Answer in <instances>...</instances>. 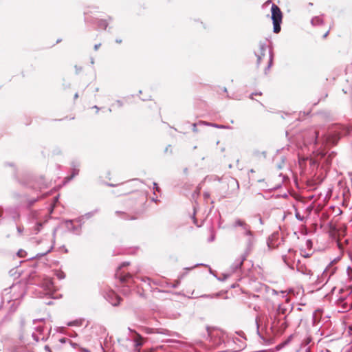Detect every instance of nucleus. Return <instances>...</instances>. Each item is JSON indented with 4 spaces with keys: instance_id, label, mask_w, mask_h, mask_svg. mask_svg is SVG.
<instances>
[{
    "instance_id": "58836bf2",
    "label": "nucleus",
    "mask_w": 352,
    "mask_h": 352,
    "mask_svg": "<svg viewBox=\"0 0 352 352\" xmlns=\"http://www.w3.org/2000/svg\"><path fill=\"white\" fill-rule=\"evenodd\" d=\"M100 25V28H103L104 30H106L107 29V23H99Z\"/></svg>"
},
{
    "instance_id": "7c9ffc66",
    "label": "nucleus",
    "mask_w": 352,
    "mask_h": 352,
    "mask_svg": "<svg viewBox=\"0 0 352 352\" xmlns=\"http://www.w3.org/2000/svg\"><path fill=\"white\" fill-rule=\"evenodd\" d=\"M285 158L284 157H281V162L277 164L278 169H281L285 164Z\"/></svg>"
},
{
    "instance_id": "c756f323",
    "label": "nucleus",
    "mask_w": 352,
    "mask_h": 352,
    "mask_svg": "<svg viewBox=\"0 0 352 352\" xmlns=\"http://www.w3.org/2000/svg\"><path fill=\"white\" fill-rule=\"evenodd\" d=\"M56 275L57 278H58V279H60V280L63 279V278H65V273H64L63 272H62V271H58V272H56Z\"/></svg>"
},
{
    "instance_id": "c03bdc74",
    "label": "nucleus",
    "mask_w": 352,
    "mask_h": 352,
    "mask_svg": "<svg viewBox=\"0 0 352 352\" xmlns=\"http://www.w3.org/2000/svg\"><path fill=\"white\" fill-rule=\"evenodd\" d=\"M80 351L82 352H91L89 349H85V348H80Z\"/></svg>"
},
{
    "instance_id": "a878e982",
    "label": "nucleus",
    "mask_w": 352,
    "mask_h": 352,
    "mask_svg": "<svg viewBox=\"0 0 352 352\" xmlns=\"http://www.w3.org/2000/svg\"><path fill=\"white\" fill-rule=\"evenodd\" d=\"M82 324V320H76L68 322V326H81Z\"/></svg>"
},
{
    "instance_id": "cd10ccee",
    "label": "nucleus",
    "mask_w": 352,
    "mask_h": 352,
    "mask_svg": "<svg viewBox=\"0 0 352 352\" xmlns=\"http://www.w3.org/2000/svg\"><path fill=\"white\" fill-rule=\"evenodd\" d=\"M43 227V223L41 222H37L34 227V230L36 232V234L39 232L41 231V228Z\"/></svg>"
},
{
    "instance_id": "f257e3e1",
    "label": "nucleus",
    "mask_w": 352,
    "mask_h": 352,
    "mask_svg": "<svg viewBox=\"0 0 352 352\" xmlns=\"http://www.w3.org/2000/svg\"><path fill=\"white\" fill-rule=\"evenodd\" d=\"M350 128L341 124H336L330 131L311 129L304 135L305 144L320 145L321 146L336 145L340 138L350 133Z\"/></svg>"
},
{
    "instance_id": "ea45409f",
    "label": "nucleus",
    "mask_w": 352,
    "mask_h": 352,
    "mask_svg": "<svg viewBox=\"0 0 352 352\" xmlns=\"http://www.w3.org/2000/svg\"><path fill=\"white\" fill-rule=\"evenodd\" d=\"M346 72H352V64H350L346 66Z\"/></svg>"
},
{
    "instance_id": "de8ad7c7",
    "label": "nucleus",
    "mask_w": 352,
    "mask_h": 352,
    "mask_svg": "<svg viewBox=\"0 0 352 352\" xmlns=\"http://www.w3.org/2000/svg\"><path fill=\"white\" fill-rule=\"evenodd\" d=\"M92 108L96 110V113H98L100 110V108L97 105H94Z\"/></svg>"
},
{
    "instance_id": "5fc2aeb1",
    "label": "nucleus",
    "mask_w": 352,
    "mask_h": 352,
    "mask_svg": "<svg viewBox=\"0 0 352 352\" xmlns=\"http://www.w3.org/2000/svg\"><path fill=\"white\" fill-rule=\"evenodd\" d=\"M222 91H223L224 93H227V91H227V88H226V87H225L222 88Z\"/></svg>"
},
{
    "instance_id": "a211bd4d",
    "label": "nucleus",
    "mask_w": 352,
    "mask_h": 352,
    "mask_svg": "<svg viewBox=\"0 0 352 352\" xmlns=\"http://www.w3.org/2000/svg\"><path fill=\"white\" fill-rule=\"evenodd\" d=\"M116 214L124 220H134L136 219L134 217H130L128 214L125 213L124 212L119 210L116 211Z\"/></svg>"
},
{
    "instance_id": "2eb2a0df",
    "label": "nucleus",
    "mask_w": 352,
    "mask_h": 352,
    "mask_svg": "<svg viewBox=\"0 0 352 352\" xmlns=\"http://www.w3.org/2000/svg\"><path fill=\"white\" fill-rule=\"evenodd\" d=\"M248 256L245 254H242L239 258L235 260L233 264L231 266L232 272H236L242 266L243 261L246 259Z\"/></svg>"
},
{
    "instance_id": "39448f33",
    "label": "nucleus",
    "mask_w": 352,
    "mask_h": 352,
    "mask_svg": "<svg viewBox=\"0 0 352 352\" xmlns=\"http://www.w3.org/2000/svg\"><path fill=\"white\" fill-rule=\"evenodd\" d=\"M232 228H236L240 227L243 230V234L245 236L253 234V232L251 230V227L245 221L241 219H236L234 220L232 225Z\"/></svg>"
},
{
    "instance_id": "2f4dec72",
    "label": "nucleus",
    "mask_w": 352,
    "mask_h": 352,
    "mask_svg": "<svg viewBox=\"0 0 352 352\" xmlns=\"http://www.w3.org/2000/svg\"><path fill=\"white\" fill-rule=\"evenodd\" d=\"M295 217L300 221H304V217L301 216L300 214L298 212H297V211L295 213Z\"/></svg>"
},
{
    "instance_id": "f03ea898",
    "label": "nucleus",
    "mask_w": 352,
    "mask_h": 352,
    "mask_svg": "<svg viewBox=\"0 0 352 352\" xmlns=\"http://www.w3.org/2000/svg\"><path fill=\"white\" fill-rule=\"evenodd\" d=\"M129 265V262H123L118 268L115 274L117 278H119L121 283L123 284L124 289L122 292L124 295H127L129 292V288L131 287L134 283L133 276L130 273L122 274L120 272L121 269Z\"/></svg>"
},
{
    "instance_id": "20e7f679",
    "label": "nucleus",
    "mask_w": 352,
    "mask_h": 352,
    "mask_svg": "<svg viewBox=\"0 0 352 352\" xmlns=\"http://www.w3.org/2000/svg\"><path fill=\"white\" fill-rule=\"evenodd\" d=\"M80 164L81 163L79 160L74 159L71 161V175L65 177V183L70 182L79 174Z\"/></svg>"
},
{
    "instance_id": "bf43d9fd",
    "label": "nucleus",
    "mask_w": 352,
    "mask_h": 352,
    "mask_svg": "<svg viewBox=\"0 0 352 352\" xmlns=\"http://www.w3.org/2000/svg\"><path fill=\"white\" fill-rule=\"evenodd\" d=\"M90 62H91V64H92V65L94 64V58H91Z\"/></svg>"
},
{
    "instance_id": "423d86ee",
    "label": "nucleus",
    "mask_w": 352,
    "mask_h": 352,
    "mask_svg": "<svg viewBox=\"0 0 352 352\" xmlns=\"http://www.w3.org/2000/svg\"><path fill=\"white\" fill-rule=\"evenodd\" d=\"M338 306L340 309V311L346 312L352 309V295L345 298L338 300Z\"/></svg>"
},
{
    "instance_id": "13d9d810",
    "label": "nucleus",
    "mask_w": 352,
    "mask_h": 352,
    "mask_svg": "<svg viewBox=\"0 0 352 352\" xmlns=\"http://www.w3.org/2000/svg\"><path fill=\"white\" fill-rule=\"evenodd\" d=\"M45 304L50 305L52 304V302L51 300H50L48 302H46Z\"/></svg>"
},
{
    "instance_id": "0e129e2a",
    "label": "nucleus",
    "mask_w": 352,
    "mask_h": 352,
    "mask_svg": "<svg viewBox=\"0 0 352 352\" xmlns=\"http://www.w3.org/2000/svg\"><path fill=\"white\" fill-rule=\"evenodd\" d=\"M13 218H14V221H16L18 218H19V214H17V216L16 217H14Z\"/></svg>"
},
{
    "instance_id": "338daca9",
    "label": "nucleus",
    "mask_w": 352,
    "mask_h": 352,
    "mask_svg": "<svg viewBox=\"0 0 352 352\" xmlns=\"http://www.w3.org/2000/svg\"><path fill=\"white\" fill-rule=\"evenodd\" d=\"M214 237L212 236L210 237V239H209V241H212L214 240Z\"/></svg>"
},
{
    "instance_id": "72a5a7b5",
    "label": "nucleus",
    "mask_w": 352,
    "mask_h": 352,
    "mask_svg": "<svg viewBox=\"0 0 352 352\" xmlns=\"http://www.w3.org/2000/svg\"><path fill=\"white\" fill-rule=\"evenodd\" d=\"M25 254H26V252L24 250H20L17 252V255L19 257H24Z\"/></svg>"
},
{
    "instance_id": "6ab92c4d",
    "label": "nucleus",
    "mask_w": 352,
    "mask_h": 352,
    "mask_svg": "<svg viewBox=\"0 0 352 352\" xmlns=\"http://www.w3.org/2000/svg\"><path fill=\"white\" fill-rule=\"evenodd\" d=\"M198 124H200V125H206V126H213L214 128H217V129H226V128H228L227 126H224V125H220V124H215V123H209V122H205V121H200Z\"/></svg>"
},
{
    "instance_id": "9b49d317",
    "label": "nucleus",
    "mask_w": 352,
    "mask_h": 352,
    "mask_svg": "<svg viewBox=\"0 0 352 352\" xmlns=\"http://www.w3.org/2000/svg\"><path fill=\"white\" fill-rule=\"evenodd\" d=\"M255 243V237L254 234H251L249 236H247V240H246V247L245 249L244 254L248 255L252 250L254 245Z\"/></svg>"
},
{
    "instance_id": "09e8293b",
    "label": "nucleus",
    "mask_w": 352,
    "mask_h": 352,
    "mask_svg": "<svg viewBox=\"0 0 352 352\" xmlns=\"http://www.w3.org/2000/svg\"><path fill=\"white\" fill-rule=\"evenodd\" d=\"M256 327H257V333L259 335V336L261 337L260 335L259 331H258L259 326H258V323L257 320H256Z\"/></svg>"
},
{
    "instance_id": "473e14b6",
    "label": "nucleus",
    "mask_w": 352,
    "mask_h": 352,
    "mask_svg": "<svg viewBox=\"0 0 352 352\" xmlns=\"http://www.w3.org/2000/svg\"><path fill=\"white\" fill-rule=\"evenodd\" d=\"M52 249H53V246H51L50 248V249L48 250H47L45 252L42 253V254H38L36 255V257H41L43 256H45V255L47 254L48 253H50L52 251Z\"/></svg>"
},
{
    "instance_id": "4be33fe9",
    "label": "nucleus",
    "mask_w": 352,
    "mask_h": 352,
    "mask_svg": "<svg viewBox=\"0 0 352 352\" xmlns=\"http://www.w3.org/2000/svg\"><path fill=\"white\" fill-rule=\"evenodd\" d=\"M98 209H95L94 210H92L91 212L85 213L83 216L84 218L89 219L91 218L93 216H94L97 212H98Z\"/></svg>"
},
{
    "instance_id": "052dcab7",
    "label": "nucleus",
    "mask_w": 352,
    "mask_h": 352,
    "mask_svg": "<svg viewBox=\"0 0 352 352\" xmlns=\"http://www.w3.org/2000/svg\"><path fill=\"white\" fill-rule=\"evenodd\" d=\"M272 294H278V292H277V291H276L275 289H272Z\"/></svg>"
},
{
    "instance_id": "1a4fd4ad",
    "label": "nucleus",
    "mask_w": 352,
    "mask_h": 352,
    "mask_svg": "<svg viewBox=\"0 0 352 352\" xmlns=\"http://www.w3.org/2000/svg\"><path fill=\"white\" fill-rule=\"evenodd\" d=\"M272 16L271 19L272 22H281L282 21V12L280 8L275 4H272L271 8Z\"/></svg>"
},
{
    "instance_id": "e433bc0d",
    "label": "nucleus",
    "mask_w": 352,
    "mask_h": 352,
    "mask_svg": "<svg viewBox=\"0 0 352 352\" xmlns=\"http://www.w3.org/2000/svg\"><path fill=\"white\" fill-rule=\"evenodd\" d=\"M37 201L36 199H33L29 201L28 206L30 207L32 206L36 201Z\"/></svg>"
},
{
    "instance_id": "7ed1b4c3",
    "label": "nucleus",
    "mask_w": 352,
    "mask_h": 352,
    "mask_svg": "<svg viewBox=\"0 0 352 352\" xmlns=\"http://www.w3.org/2000/svg\"><path fill=\"white\" fill-rule=\"evenodd\" d=\"M287 316H284L283 320L276 314L272 318L271 328L278 333H282L287 328Z\"/></svg>"
},
{
    "instance_id": "680f3d73",
    "label": "nucleus",
    "mask_w": 352,
    "mask_h": 352,
    "mask_svg": "<svg viewBox=\"0 0 352 352\" xmlns=\"http://www.w3.org/2000/svg\"><path fill=\"white\" fill-rule=\"evenodd\" d=\"M254 95V93H252L250 96V98L253 100V96Z\"/></svg>"
},
{
    "instance_id": "69168bd1",
    "label": "nucleus",
    "mask_w": 352,
    "mask_h": 352,
    "mask_svg": "<svg viewBox=\"0 0 352 352\" xmlns=\"http://www.w3.org/2000/svg\"><path fill=\"white\" fill-rule=\"evenodd\" d=\"M184 173H188V168H185L184 169Z\"/></svg>"
},
{
    "instance_id": "4468645a",
    "label": "nucleus",
    "mask_w": 352,
    "mask_h": 352,
    "mask_svg": "<svg viewBox=\"0 0 352 352\" xmlns=\"http://www.w3.org/2000/svg\"><path fill=\"white\" fill-rule=\"evenodd\" d=\"M107 300L113 306H118L120 303L121 298L116 293L111 292L108 294Z\"/></svg>"
},
{
    "instance_id": "393cba45",
    "label": "nucleus",
    "mask_w": 352,
    "mask_h": 352,
    "mask_svg": "<svg viewBox=\"0 0 352 352\" xmlns=\"http://www.w3.org/2000/svg\"><path fill=\"white\" fill-rule=\"evenodd\" d=\"M16 228L18 236H21L24 231V227L21 225L16 224Z\"/></svg>"
},
{
    "instance_id": "ddd939ff",
    "label": "nucleus",
    "mask_w": 352,
    "mask_h": 352,
    "mask_svg": "<svg viewBox=\"0 0 352 352\" xmlns=\"http://www.w3.org/2000/svg\"><path fill=\"white\" fill-rule=\"evenodd\" d=\"M296 268L298 272L305 275L311 276L313 274L311 270L308 269L305 264L302 263L300 260H298L296 264Z\"/></svg>"
},
{
    "instance_id": "f3484780",
    "label": "nucleus",
    "mask_w": 352,
    "mask_h": 352,
    "mask_svg": "<svg viewBox=\"0 0 352 352\" xmlns=\"http://www.w3.org/2000/svg\"><path fill=\"white\" fill-rule=\"evenodd\" d=\"M273 58H274V53L272 48L269 50V62L267 64V66L265 69V74H267V71L270 70V67H272L273 64Z\"/></svg>"
},
{
    "instance_id": "37998d69",
    "label": "nucleus",
    "mask_w": 352,
    "mask_h": 352,
    "mask_svg": "<svg viewBox=\"0 0 352 352\" xmlns=\"http://www.w3.org/2000/svg\"><path fill=\"white\" fill-rule=\"evenodd\" d=\"M165 151V153H167V152H168V151H170V152L171 153V152H172V151H171V148H170V145H168V146L166 147V148H165V151Z\"/></svg>"
},
{
    "instance_id": "9d476101",
    "label": "nucleus",
    "mask_w": 352,
    "mask_h": 352,
    "mask_svg": "<svg viewBox=\"0 0 352 352\" xmlns=\"http://www.w3.org/2000/svg\"><path fill=\"white\" fill-rule=\"evenodd\" d=\"M293 309V307L290 305H279L276 311L277 316L284 315L287 316L288 314L291 313Z\"/></svg>"
},
{
    "instance_id": "4d7b16f0",
    "label": "nucleus",
    "mask_w": 352,
    "mask_h": 352,
    "mask_svg": "<svg viewBox=\"0 0 352 352\" xmlns=\"http://www.w3.org/2000/svg\"><path fill=\"white\" fill-rule=\"evenodd\" d=\"M78 98V93H76V94H74V99H76V98Z\"/></svg>"
},
{
    "instance_id": "dca6fc26",
    "label": "nucleus",
    "mask_w": 352,
    "mask_h": 352,
    "mask_svg": "<svg viewBox=\"0 0 352 352\" xmlns=\"http://www.w3.org/2000/svg\"><path fill=\"white\" fill-rule=\"evenodd\" d=\"M65 223L67 228L72 232L78 235L80 234V226H74V220H67Z\"/></svg>"
},
{
    "instance_id": "a19ab883",
    "label": "nucleus",
    "mask_w": 352,
    "mask_h": 352,
    "mask_svg": "<svg viewBox=\"0 0 352 352\" xmlns=\"http://www.w3.org/2000/svg\"><path fill=\"white\" fill-rule=\"evenodd\" d=\"M116 102L119 107H122L123 106V102L120 100H117Z\"/></svg>"
},
{
    "instance_id": "8fccbe9b",
    "label": "nucleus",
    "mask_w": 352,
    "mask_h": 352,
    "mask_svg": "<svg viewBox=\"0 0 352 352\" xmlns=\"http://www.w3.org/2000/svg\"><path fill=\"white\" fill-rule=\"evenodd\" d=\"M71 345H72L74 348H76V346H78V344H76V343H73V342H72V343H71Z\"/></svg>"
},
{
    "instance_id": "f704fd0d",
    "label": "nucleus",
    "mask_w": 352,
    "mask_h": 352,
    "mask_svg": "<svg viewBox=\"0 0 352 352\" xmlns=\"http://www.w3.org/2000/svg\"><path fill=\"white\" fill-rule=\"evenodd\" d=\"M200 265H204L203 263H197L196 265H195L193 267H186L184 270H186L187 272L191 270L192 269L197 267V266H200Z\"/></svg>"
},
{
    "instance_id": "6e6d98bb",
    "label": "nucleus",
    "mask_w": 352,
    "mask_h": 352,
    "mask_svg": "<svg viewBox=\"0 0 352 352\" xmlns=\"http://www.w3.org/2000/svg\"><path fill=\"white\" fill-rule=\"evenodd\" d=\"M116 42L118 43H122V40L121 39H116Z\"/></svg>"
},
{
    "instance_id": "a18cd8bd",
    "label": "nucleus",
    "mask_w": 352,
    "mask_h": 352,
    "mask_svg": "<svg viewBox=\"0 0 352 352\" xmlns=\"http://www.w3.org/2000/svg\"><path fill=\"white\" fill-rule=\"evenodd\" d=\"M100 45H101V44H100V43L96 44V45H94V50H98V48L100 47Z\"/></svg>"
},
{
    "instance_id": "412c9836",
    "label": "nucleus",
    "mask_w": 352,
    "mask_h": 352,
    "mask_svg": "<svg viewBox=\"0 0 352 352\" xmlns=\"http://www.w3.org/2000/svg\"><path fill=\"white\" fill-rule=\"evenodd\" d=\"M164 331H165V330L159 329H153V328H146V332L147 333H164Z\"/></svg>"
},
{
    "instance_id": "f8f14e48",
    "label": "nucleus",
    "mask_w": 352,
    "mask_h": 352,
    "mask_svg": "<svg viewBox=\"0 0 352 352\" xmlns=\"http://www.w3.org/2000/svg\"><path fill=\"white\" fill-rule=\"evenodd\" d=\"M335 261H331L329 265L323 270V272L322 274V277H326L327 274L329 275L328 278H327V281H328L330 278V277L334 274V273L336 271V267L333 266V263Z\"/></svg>"
},
{
    "instance_id": "aec40b11",
    "label": "nucleus",
    "mask_w": 352,
    "mask_h": 352,
    "mask_svg": "<svg viewBox=\"0 0 352 352\" xmlns=\"http://www.w3.org/2000/svg\"><path fill=\"white\" fill-rule=\"evenodd\" d=\"M329 275L325 277H322V275L320 276H318L317 280L315 282L316 285L320 286L325 285L328 281H327V278H328Z\"/></svg>"
},
{
    "instance_id": "49530a36",
    "label": "nucleus",
    "mask_w": 352,
    "mask_h": 352,
    "mask_svg": "<svg viewBox=\"0 0 352 352\" xmlns=\"http://www.w3.org/2000/svg\"><path fill=\"white\" fill-rule=\"evenodd\" d=\"M193 209H194V213H193L192 218H193V219H194V222H195V223H196V219H195V212H196V209H195V207H194V208H193Z\"/></svg>"
},
{
    "instance_id": "e2e57ef3",
    "label": "nucleus",
    "mask_w": 352,
    "mask_h": 352,
    "mask_svg": "<svg viewBox=\"0 0 352 352\" xmlns=\"http://www.w3.org/2000/svg\"><path fill=\"white\" fill-rule=\"evenodd\" d=\"M254 95H259V96H261V95H262V93H261V92H256V93H254Z\"/></svg>"
},
{
    "instance_id": "79ce46f5",
    "label": "nucleus",
    "mask_w": 352,
    "mask_h": 352,
    "mask_svg": "<svg viewBox=\"0 0 352 352\" xmlns=\"http://www.w3.org/2000/svg\"><path fill=\"white\" fill-rule=\"evenodd\" d=\"M153 188L156 190V191H160V188L158 187L157 186V184L155 183V182H153Z\"/></svg>"
},
{
    "instance_id": "c85d7f7f",
    "label": "nucleus",
    "mask_w": 352,
    "mask_h": 352,
    "mask_svg": "<svg viewBox=\"0 0 352 352\" xmlns=\"http://www.w3.org/2000/svg\"><path fill=\"white\" fill-rule=\"evenodd\" d=\"M180 284V280H175L174 283L173 284H170V283H167V285L168 287H170V288H177Z\"/></svg>"
},
{
    "instance_id": "864d4df0",
    "label": "nucleus",
    "mask_w": 352,
    "mask_h": 352,
    "mask_svg": "<svg viewBox=\"0 0 352 352\" xmlns=\"http://www.w3.org/2000/svg\"><path fill=\"white\" fill-rule=\"evenodd\" d=\"M21 327H23L25 325V321L23 319L21 320Z\"/></svg>"
},
{
    "instance_id": "bb28decb",
    "label": "nucleus",
    "mask_w": 352,
    "mask_h": 352,
    "mask_svg": "<svg viewBox=\"0 0 352 352\" xmlns=\"http://www.w3.org/2000/svg\"><path fill=\"white\" fill-rule=\"evenodd\" d=\"M280 25H281V23H273V25H274L273 31L274 33L280 32V31L281 30Z\"/></svg>"
},
{
    "instance_id": "603ef678",
    "label": "nucleus",
    "mask_w": 352,
    "mask_h": 352,
    "mask_svg": "<svg viewBox=\"0 0 352 352\" xmlns=\"http://www.w3.org/2000/svg\"><path fill=\"white\" fill-rule=\"evenodd\" d=\"M328 34H329V31H327V32H325V33L324 34V35L322 36V37H323L324 38H325L327 36Z\"/></svg>"
},
{
    "instance_id": "4c0bfd02",
    "label": "nucleus",
    "mask_w": 352,
    "mask_h": 352,
    "mask_svg": "<svg viewBox=\"0 0 352 352\" xmlns=\"http://www.w3.org/2000/svg\"><path fill=\"white\" fill-rule=\"evenodd\" d=\"M192 131L195 132V133H197L198 131V130H197V124L194 123L192 124Z\"/></svg>"
},
{
    "instance_id": "6e6552de",
    "label": "nucleus",
    "mask_w": 352,
    "mask_h": 352,
    "mask_svg": "<svg viewBox=\"0 0 352 352\" xmlns=\"http://www.w3.org/2000/svg\"><path fill=\"white\" fill-rule=\"evenodd\" d=\"M267 48V46L266 43H260L258 51L254 52V54L257 58V59H256V67H258L259 65H261L263 58L265 56Z\"/></svg>"
},
{
    "instance_id": "c9c22d12",
    "label": "nucleus",
    "mask_w": 352,
    "mask_h": 352,
    "mask_svg": "<svg viewBox=\"0 0 352 352\" xmlns=\"http://www.w3.org/2000/svg\"><path fill=\"white\" fill-rule=\"evenodd\" d=\"M83 219H84L83 216H81V217H79L78 218L76 219L74 221L82 224V223H83Z\"/></svg>"
},
{
    "instance_id": "3c124183",
    "label": "nucleus",
    "mask_w": 352,
    "mask_h": 352,
    "mask_svg": "<svg viewBox=\"0 0 352 352\" xmlns=\"http://www.w3.org/2000/svg\"><path fill=\"white\" fill-rule=\"evenodd\" d=\"M186 274H187V272H186V273H184V274H181V275L179 276V279L183 278H184V276Z\"/></svg>"
},
{
    "instance_id": "0eeeda50",
    "label": "nucleus",
    "mask_w": 352,
    "mask_h": 352,
    "mask_svg": "<svg viewBox=\"0 0 352 352\" xmlns=\"http://www.w3.org/2000/svg\"><path fill=\"white\" fill-rule=\"evenodd\" d=\"M40 286L45 290L48 294H52L55 291L54 287V283L50 277L44 276L40 283Z\"/></svg>"
},
{
    "instance_id": "b1692460",
    "label": "nucleus",
    "mask_w": 352,
    "mask_h": 352,
    "mask_svg": "<svg viewBox=\"0 0 352 352\" xmlns=\"http://www.w3.org/2000/svg\"><path fill=\"white\" fill-rule=\"evenodd\" d=\"M137 339L135 340V345L136 346H141L143 345V342L142 341V337L139 333H137Z\"/></svg>"
},
{
    "instance_id": "5701e85b",
    "label": "nucleus",
    "mask_w": 352,
    "mask_h": 352,
    "mask_svg": "<svg viewBox=\"0 0 352 352\" xmlns=\"http://www.w3.org/2000/svg\"><path fill=\"white\" fill-rule=\"evenodd\" d=\"M282 258H283V261H284V263L289 267H290L291 269H294V266L293 264H292L290 263V261H289V258L287 257V255H283L282 256Z\"/></svg>"
},
{
    "instance_id": "774afa93",
    "label": "nucleus",
    "mask_w": 352,
    "mask_h": 352,
    "mask_svg": "<svg viewBox=\"0 0 352 352\" xmlns=\"http://www.w3.org/2000/svg\"><path fill=\"white\" fill-rule=\"evenodd\" d=\"M45 349L47 350V351H50V347L48 346H45Z\"/></svg>"
}]
</instances>
